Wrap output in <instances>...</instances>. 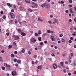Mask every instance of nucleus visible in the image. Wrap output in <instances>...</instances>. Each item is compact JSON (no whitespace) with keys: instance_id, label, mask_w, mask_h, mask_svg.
Here are the masks:
<instances>
[{"instance_id":"nucleus-47","label":"nucleus","mask_w":76,"mask_h":76,"mask_svg":"<svg viewBox=\"0 0 76 76\" xmlns=\"http://www.w3.org/2000/svg\"><path fill=\"white\" fill-rule=\"evenodd\" d=\"M37 57V56L36 55H34L33 56V57L34 58H36Z\"/></svg>"},{"instance_id":"nucleus-19","label":"nucleus","mask_w":76,"mask_h":76,"mask_svg":"<svg viewBox=\"0 0 76 76\" xmlns=\"http://www.w3.org/2000/svg\"><path fill=\"white\" fill-rule=\"evenodd\" d=\"M38 39L39 41H41V37H39L38 38Z\"/></svg>"},{"instance_id":"nucleus-50","label":"nucleus","mask_w":76,"mask_h":76,"mask_svg":"<svg viewBox=\"0 0 76 76\" xmlns=\"http://www.w3.org/2000/svg\"><path fill=\"white\" fill-rule=\"evenodd\" d=\"M65 64H68V62H67V61H66L65 62Z\"/></svg>"},{"instance_id":"nucleus-10","label":"nucleus","mask_w":76,"mask_h":76,"mask_svg":"<svg viewBox=\"0 0 76 76\" xmlns=\"http://www.w3.org/2000/svg\"><path fill=\"white\" fill-rule=\"evenodd\" d=\"M36 41V40L34 38L32 39L31 40V41L32 42H35Z\"/></svg>"},{"instance_id":"nucleus-46","label":"nucleus","mask_w":76,"mask_h":76,"mask_svg":"<svg viewBox=\"0 0 76 76\" xmlns=\"http://www.w3.org/2000/svg\"><path fill=\"white\" fill-rule=\"evenodd\" d=\"M69 2L70 3H72V0H69Z\"/></svg>"},{"instance_id":"nucleus-63","label":"nucleus","mask_w":76,"mask_h":76,"mask_svg":"<svg viewBox=\"0 0 76 76\" xmlns=\"http://www.w3.org/2000/svg\"><path fill=\"white\" fill-rule=\"evenodd\" d=\"M11 11L12 12H14V10H11Z\"/></svg>"},{"instance_id":"nucleus-64","label":"nucleus","mask_w":76,"mask_h":76,"mask_svg":"<svg viewBox=\"0 0 76 76\" xmlns=\"http://www.w3.org/2000/svg\"><path fill=\"white\" fill-rule=\"evenodd\" d=\"M74 74H76V71H74Z\"/></svg>"},{"instance_id":"nucleus-20","label":"nucleus","mask_w":76,"mask_h":76,"mask_svg":"<svg viewBox=\"0 0 76 76\" xmlns=\"http://www.w3.org/2000/svg\"><path fill=\"white\" fill-rule=\"evenodd\" d=\"M41 67H42V66H38L37 68L38 69L41 70Z\"/></svg>"},{"instance_id":"nucleus-39","label":"nucleus","mask_w":76,"mask_h":76,"mask_svg":"<svg viewBox=\"0 0 76 76\" xmlns=\"http://www.w3.org/2000/svg\"><path fill=\"white\" fill-rule=\"evenodd\" d=\"M69 7H70V8H71V7H72V5H69Z\"/></svg>"},{"instance_id":"nucleus-37","label":"nucleus","mask_w":76,"mask_h":76,"mask_svg":"<svg viewBox=\"0 0 76 76\" xmlns=\"http://www.w3.org/2000/svg\"><path fill=\"white\" fill-rule=\"evenodd\" d=\"M2 69L3 70H5V67H3L2 68Z\"/></svg>"},{"instance_id":"nucleus-35","label":"nucleus","mask_w":76,"mask_h":76,"mask_svg":"<svg viewBox=\"0 0 76 76\" xmlns=\"http://www.w3.org/2000/svg\"><path fill=\"white\" fill-rule=\"evenodd\" d=\"M43 44H44V43H43V42H40V45H43Z\"/></svg>"},{"instance_id":"nucleus-41","label":"nucleus","mask_w":76,"mask_h":76,"mask_svg":"<svg viewBox=\"0 0 76 76\" xmlns=\"http://www.w3.org/2000/svg\"><path fill=\"white\" fill-rule=\"evenodd\" d=\"M66 13H69V10H66L65 11Z\"/></svg>"},{"instance_id":"nucleus-61","label":"nucleus","mask_w":76,"mask_h":76,"mask_svg":"<svg viewBox=\"0 0 76 76\" xmlns=\"http://www.w3.org/2000/svg\"><path fill=\"white\" fill-rule=\"evenodd\" d=\"M6 35L7 36H9V33H7L6 34Z\"/></svg>"},{"instance_id":"nucleus-62","label":"nucleus","mask_w":76,"mask_h":76,"mask_svg":"<svg viewBox=\"0 0 76 76\" xmlns=\"http://www.w3.org/2000/svg\"><path fill=\"white\" fill-rule=\"evenodd\" d=\"M35 50H38V48H35Z\"/></svg>"},{"instance_id":"nucleus-57","label":"nucleus","mask_w":76,"mask_h":76,"mask_svg":"<svg viewBox=\"0 0 76 76\" xmlns=\"http://www.w3.org/2000/svg\"><path fill=\"white\" fill-rule=\"evenodd\" d=\"M66 70L65 69H64L63 70V72H64V73H66Z\"/></svg>"},{"instance_id":"nucleus-51","label":"nucleus","mask_w":76,"mask_h":76,"mask_svg":"<svg viewBox=\"0 0 76 76\" xmlns=\"http://www.w3.org/2000/svg\"><path fill=\"white\" fill-rule=\"evenodd\" d=\"M70 39L71 40H73V37H71L70 38Z\"/></svg>"},{"instance_id":"nucleus-14","label":"nucleus","mask_w":76,"mask_h":76,"mask_svg":"<svg viewBox=\"0 0 76 76\" xmlns=\"http://www.w3.org/2000/svg\"><path fill=\"white\" fill-rule=\"evenodd\" d=\"M38 33L39 35H41V31L39 30L38 31Z\"/></svg>"},{"instance_id":"nucleus-40","label":"nucleus","mask_w":76,"mask_h":76,"mask_svg":"<svg viewBox=\"0 0 76 76\" xmlns=\"http://www.w3.org/2000/svg\"><path fill=\"white\" fill-rule=\"evenodd\" d=\"M59 36L60 37H62L63 36V34H59Z\"/></svg>"},{"instance_id":"nucleus-13","label":"nucleus","mask_w":76,"mask_h":76,"mask_svg":"<svg viewBox=\"0 0 76 76\" xmlns=\"http://www.w3.org/2000/svg\"><path fill=\"white\" fill-rule=\"evenodd\" d=\"M7 5L8 6H9L10 7H12V5L10 4L9 3H7Z\"/></svg>"},{"instance_id":"nucleus-24","label":"nucleus","mask_w":76,"mask_h":76,"mask_svg":"<svg viewBox=\"0 0 76 76\" xmlns=\"http://www.w3.org/2000/svg\"><path fill=\"white\" fill-rule=\"evenodd\" d=\"M25 1L26 3H29V0H25Z\"/></svg>"},{"instance_id":"nucleus-45","label":"nucleus","mask_w":76,"mask_h":76,"mask_svg":"<svg viewBox=\"0 0 76 76\" xmlns=\"http://www.w3.org/2000/svg\"><path fill=\"white\" fill-rule=\"evenodd\" d=\"M28 54H29V55H30V54H31V51H29L28 52Z\"/></svg>"},{"instance_id":"nucleus-18","label":"nucleus","mask_w":76,"mask_h":76,"mask_svg":"<svg viewBox=\"0 0 76 76\" xmlns=\"http://www.w3.org/2000/svg\"><path fill=\"white\" fill-rule=\"evenodd\" d=\"M19 9H20V11H22V10H23V8H22V7H20Z\"/></svg>"},{"instance_id":"nucleus-54","label":"nucleus","mask_w":76,"mask_h":76,"mask_svg":"<svg viewBox=\"0 0 76 76\" xmlns=\"http://www.w3.org/2000/svg\"><path fill=\"white\" fill-rule=\"evenodd\" d=\"M61 4H63L64 3V1H61Z\"/></svg>"},{"instance_id":"nucleus-42","label":"nucleus","mask_w":76,"mask_h":76,"mask_svg":"<svg viewBox=\"0 0 76 76\" xmlns=\"http://www.w3.org/2000/svg\"><path fill=\"white\" fill-rule=\"evenodd\" d=\"M68 76H70L71 75V73H70V72H69L68 73Z\"/></svg>"},{"instance_id":"nucleus-2","label":"nucleus","mask_w":76,"mask_h":76,"mask_svg":"<svg viewBox=\"0 0 76 76\" xmlns=\"http://www.w3.org/2000/svg\"><path fill=\"white\" fill-rule=\"evenodd\" d=\"M19 39V36H18V35H16L15 36L14 40H18Z\"/></svg>"},{"instance_id":"nucleus-26","label":"nucleus","mask_w":76,"mask_h":76,"mask_svg":"<svg viewBox=\"0 0 76 76\" xmlns=\"http://www.w3.org/2000/svg\"><path fill=\"white\" fill-rule=\"evenodd\" d=\"M39 35L37 33H35V37H37V36H38Z\"/></svg>"},{"instance_id":"nucleus-34","label":"nucleus","mask_w":76,"mask_h":76,"mask_svg":"<svg viewBox=\"0 0 76 76\" xmlns=\"http://www.w3.org/2000/svg\"><path fill=\"white\" fill-rule=\"evenodd\" d=\"M50 34H53V33H54V31L50 30Z\"/></svg>"},{"instance_id":"nucleus-17","label":"nucleus","mask_w":76,"mask_h":76,"mask_svg":"<svg viewBox=\"0 0 76 76\" xmlns=\"http://www.w3.org/2000/svg\"><path fill=\"white\" fill-rule=\"evenodd\" d=\"M64 64V63L63 62H61L60 63V65L61 66H63V64Z\"/></svg>"},{"instance_id":"nucleus-52","label":"nucleus","mask_w":76,"mask_h":76,"mask_svg":"<svg viewBox=\"0 0 76 76\" xmlns=\"http://www.w3.org/2000/svg\"><path fill=\"white\" fill-rule=\"evenodd\" d=\"M54 48L55 49H57V48H58V47H57V46H55Z\"/></svg>"},{"instance_id":"nucleus-56","label":"nucleus","mask_w":76,"mask_h":76,"mask_svg":"<svg viewBox=\"0 0 76 76\" xmlns=\"http://www.w3.org/2000/svg\"><path fill=\"white\" fill-rule=\"evenodd\" d=\"M50 18H53V16L52 15H51L50 16Z\"/></svg>"},{"instance_id":"nucleus-36","label":"nucleus","mask_w":76,"mask_h":76,"mask_svg":"<svg viewBox=\"0 0 76 76\" xmlns=\"http://www.w3.org/2000/svg\"><path fill=\"white\" fill-rule=\"evenodd\" d=\"M68 63L69 64H70L71 63H72V61L71 60H69L68 61Z\"/></svg>"},{"instance_id":"nucleus-48","label":"nucleus","mask_w":76,"mask_h":76,"mask_svg":"<svg viewBox=\"0 0 76 76\" xmlns=\"http://www.w3.org/2000/svg\"><path fill=\"white\" fill-rule=\"evenodd\" d=\"M34 5H35L36 7H38V4L37 3H35V4H34Z\"/></svg>"},{"instance_id":"nucleus-4","label":"nucleus","mask_w":76,"mask_h":76,"mask_svg":"<svg viewBox=\"0 0 76 76\" xmlns=\"http://www.w3.org/2000/svg\"><path fill=\"white\" fill-rule=\"evenodd\" d=\"M46 8L47 9L49 7H50V4H46Z\"/></svg>"},{"instance_id":"nucleus-30","label":"nucleus","mask_w":76,"mask_h":76,"mask_svg":"<svg viewBox=\"0 0 76 76\" xmlns=\"http://www.w3.org/2000/svg\"><path fill=\"white\" fill-rule=\"evenodd\" d=\"M47 35V34L44 33L42 35V36L43 37H45V35Z\"/></svg>"},{"instance_id":"nucleus-60","label":"nucleus","mask_w":76,"mask_h":76,"mask_svg":"<svg viewBox=\"0 0 76 76\" xmlns=\"http://www.w3.org/2000/svg\"><path fill=\"white\" fill-rule=\"evenodd\" d=\"M69 20V22H72V20L71 19H70Z\"/></svg>"},{"instance_id":"nucleus-12","label":"nucleus","mask_w":76,"mask_h":76,"mask_svg":"<svg viewBox=\"0 0 76 76\" xmlns=\"http://www.w3.org/2000/svg\"><path fill=\"white\" fill-rule=\"evenodd\" d=\"M46 5V3H45L43 4H42L41 5V7H44L45 6V5Z\"/></svg>"},{"instance_id":"nucleus-27","label":"nucleus","mask_w":76,"mask_h":76,"mask_svg":"<svg viewBox=\"0 0 76 76\" xmlns=\"http://www.w3.org/2000/svg\"><path fill=\"white\" fill-rule=\"evenodd\" d=\"M21 61L20 60H17L18 63H20Z\"/></svg>"},{"instance_id":"nucleus-28","label":"nucleus","mask_w":76,"mask_h":76,"mask_svg":"<svg viewBox=\"0 0 76 76\" xmlns=\"http://www.w3.org/2000/svg\"><path fill=\"white\" fill-rule=\"evenodd\" d=\"M8 65H7V63H4V66H7Z\"/></svg>"},{"instance_id":"nucleus-49","label":"nucleus","mask_w":76,"mask_h":76,"mask_svg":"<svg viewBox=\"0 0 76 76\" xmlns=\"http://www.w3.org/2000/svg\"><path fill=\"white\" fill-rule=\"evenodd\" d=\"M61 43V41L60 40H59L58 41V44H60V43Z\"/></svg>"},{"instance_id":"nucleus-23","label":"nucleus","mask_w":76,"mask_h":76,"mask_svg":"<svg viewBox=\"0 0 76 76\" xmlns=\"http://www.w3.org/2000/svg\"><path fill=\"white\" fill-rule=\"evenodd\" d=\"M11 57L13 58L14 57L15 55H14V54L13 53H12L11 55Z\"/></svg>"},{"instance_id":"nucleus-11","label":"nucleus","mask_w":76,"mask_h":76,"mask_svg":"<svg viewBox=\"0 0 76 76\" xmlns=\"http://www.w3.org/2000/svg\"><path fill=\"white\" fill-rule=\"evenodd\" d=\"M25 48H23L21 50V53H25Z\"/></svg>"},{"instance_id":"nucleus-7","label":"nucleus","mask_w":76,"mask_h":76,"mask_svg":"<svg viewBox=\"0 0 76 76\" xmlns=\"http://www.w3.org/2000/svg\"><path fill=\"white\" fill-rule=\"evenodd\" d=\"M54 69H56L57 68V65L55 63H54L53 65Z\"/></svg>"},{"instance_id":"nucleus-8","label":"nucleus","mask_w":76,"mask_h":76,"mask_svg":"<svg viewBox=\"0 0 76 76\" xmlns=\"http://www.w3.org/2000/svg\"><path fill=\"white\" fill-rule=\"evenodd\" d=\"M21 34L22 36H23V37L26 35V34H25V33L23 32H21Z\"/></svg>"},{"instance_id":"nucleus-59","label":"nucleus","mask_w":76,"mask_h":76,"mask_svg":"<svg viewBox=\"0 0 76 76\" xmlns=\"http://www.w3.org/2000/svg\"><path fill=\"white\" fill-rule=\"evenodd\" d=\"M51 56H55V55H54V54L53 53H52L51 54Z\"/></svg>"},{"instance_id":"nucleus-53","label":"nucleus","mask_w":76,"mask_h":76,"mask_svg":"<svg viewBox=\"0 0 76 76\" xmlns=\"http://www.w3.org/2000/svg\"><path fill=\"white\" fill-rule=\"evenodd\" d=\"M34 63H35V62H34V61H33L31 62V64H34Z\"/></svg>"},{"instance_id":"nucleus-31","label":"nucleus","mask_w":76,"mask_h":76,"mask_svg":"<svg viewBox=\"0 0 76 76\" xmlns=\"http://www.w3.org/2000/svg\"><path fill=\"white\" fill-rule=\"evenodd\" d=\"M17 61V59H16V58H14V62H16Z\"/></svg>"},{"instance_id":"nucleus-29","label":"nucleus","mask_w":76,"mask_h":76,"mask_svg":"<svg viewBox=\"0 0 76 76\" xmlns=\"http://www.w3.org/2000/svg\"><path fill=\"white\" fill-rule=\"evenodd\" d=\"M47 33H48V34H50V30H48L47 31Z\"/></svg>"},{"instance_id":"nucleus-3","label":"nucleus","mask_w":76,"mask_h":76,"mask_svg":"<svg viewBox=\"0 0 76 76\" xmlns=\"http://www.w3.org/2000/svg\"><path fill=\"white\" fill-rule=\"evenodd\" d=\"M6 69L7 70L9 71L10 69V66L8 65L6 66Z\"/></svg>"},{"instance_id":"nucleus-5","label":"nucleus","mask_w":76,"mask_h":76,"mask_svg":"<svg viewBox=\"0 0 76 76\" xmlns=\"http://www.w3.org/2000/svg\"><path fill=\"white\" fill-rule=\"evenodd\" d=\"M50 38L52 41H54V39H55V38H54V36H51Z\"/></svg>"},{"instance_id":"nucleus-1","label":"nucleus","mask_w":76,"mask_h":76,"mask_svg":"<svg viewBox=\"0 0 76 76\" xmlns=\"http://www.w3.org/2000/svg\"><path fill=\"white\" fill-rule=\"evenodd\" d=\"M10 15L12 19H14L15 18V15L12 13V12H10Z\"/></svg>"},{"instance_id":"nucleus-15","label":"nucleus","mask_w":76,"mask_h":76,"mask_svg":"<svg viewBox=\"0 0 76 76\" xmlns=\"http://www.w3.org/2000/svg\"><path fill=\"white\" fill-rule=\"evenodd\" d=\"M12 45H10L8 47V48L10 49V48H12Z\"/></svg>"},{"instance_id":"nucleus-9","label":"nucleus","mask_w":76,"mask_h":76,"mask_svg":"<svg viewBox=\"0 0 76 76\" xmlns=\"http://www.w3.org/2000/svg\"><path fill=\"white\" fill-rule=\"evenodd\" d=\"M17 31L18 33H20V32H22V30L19 28L17 29Z\"/></svg>"},{"instance_id":"nucleus-55","label":"nucleus","mask_w":76,"mask_h":76,"mask_svg":"<svg viewBox=\"0 0 76 76\" xmlns=\"http://www.w3.org/2000/svg\"><path fill=\"white\" fill-rule=\"evenodd\" d=\"M44 43L45 44H47V41H44Z\"/></svg>"},{"instance_id":"nucleus-32","label":"nucleus","mask_w":76,"mask_h":76,"mask_svg":"<svg viewBox=\"0 0 76 76\" xmlns=\"http://www.w3.org/2000/svg\"><path fill=\"white\" fill-rule=\"evenodd\" d=\"M69 43H71L72 42V41L70 40H69Z\"/></svg>"},{"instance_id":"nucleus-43","label":"nucleus","mask_w":76,"mask_h":76,"mask_svg":"<svg viewBox=\"0 0 76 76\" xmlns=\"http://www.w3.org/2000/svg\"><path fill=\"white\" fill-rule=\"evenodd\" d=\"M74 10L76 12V7L74 6Z\"/></svg>"},{"instance_id":"nucleus-38","label":"nucleus","mask_w":76,"mask_h":76,"mask_svg":"<svg viewBox=\"0 0 76 76\" xmlns=\"http://www.w3.org/2000/svg\"><path fill=\"white\" fill-rule=\"evenodd\" d=\"M14 53L15 54H18V52L17 51H14Z\"/></svg>"},{"instance_id":"nucleus-21","label":"nucleus","mask_w":76,"mask_h":76,"mask_svg":"<svg viewBox=\"0 0 76 76\" xmlns=\"http://www.w3.org/2000/svg\"><path fill=\"white\" fill-rule=\"evenodd\" d=\"M0 61L1 62H3V60L2 59V58H1V57H0Z\"/></svg>"},{"instance_id":"nucleus-25","label":"nucleus","mask_w":76,"mask_h":76,"mask_svg":"<svg viewBox=\"0 0 76 76\" xmlns=\"http://www.w3.org/2000/svg\"><path fill=\"white\" fill-rule=\"evenodd\" d=\"M73 64L75 66H76V61H75L73 63Z\"/></svg>"},{"instance_id":"nucleus-16","label":"nucleus","mask_w":76,"mask_h":76,"mask_svg":"<svg viewBox=\"0 0 76 76\" xmlns=\"http://www.w3.org/2000/svg\"><path fill=\"white\" fill-rule=\"evenodd\" d=\"M72 8H71L69 10V12L70 13H73V12L72 11Z\"/></svg>"},{"instance_id":"nucleus-33","label":"nucleus","mask_w":76,"mask_h":76,"mask_svg":"<svg viewBox=\"0 0 76 76\" xmlns=\"http://www.w3.org/2000/svg\"><path fill=\"white\" fill-rule=\"evenodd\" d=\"M48 23H49V24H51V23H52V22L51 20L49 21Z\"/></svg>"},{"instance_id":"nucleus-6","label":"nucleus","mask_w":76,"mask_h":76,"mask_svg":"<svg viewBox=\"0 0 76 76\" xmlns=\"http://www.w3.org/2000/svg\"><path fill=\"white\" fill-rule=\"evenodd\" d=\"M12 75L13 76H16V75H17V74L16 73V72L15 71H13L12 72Z\"/></svg>"},{"instance_id":"nucleus-58","label":"nucleus","mask_w":76,"mask_h":76,"mask_svg":"<svg viewBox=\"0 0 76 76\" xmlns=\"http://www.w3.org/2000/svg\"><path fill=\"white\" fill-rule=\"evenodd\" d=\"M70 55L71 56H73V53H71L70 54Z\"/></svg>"},{"instance_id":"nucleus-22","label":"nucleus","mask_w":76,"mask_h":76,"mask_svg":"<svg viewBox=\"0 0 76 76\" xmlns=\"http://www.w3.org/2000/svg\"><path fill=\"white\" fill-rule=\"evenodd\" d=\"M28 10L29 12H32L33 10L32 9H31V8H29Z\"/></svg>"},{"instance_id":"nucleus-44","label":"nucleus","mask_w":76,"mask_h":76,"mask_svg":"<svg viewBox=\"0 0 76 76\" xmlns=\"http://www.w3.org/2000/svg\"><path fill=\"white\" fill-rule=\"evenodd\" d=\"M61 41H62L63 42H64V39H61Z\"/></svg>"}]
</instances>
